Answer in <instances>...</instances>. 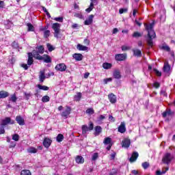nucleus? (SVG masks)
I'll return each mask as SVG.
<instances>
[{
    "instance_id": "nucleus-1",
    "label": "nucleus",
    "mask_w": 175,
    "mask_h": 175,
    "mask_svg": "<svg viewBox=\"0 0 175 175\" xmlns=\"http://www.w3.org/2000/svg\"><path fill=\"white\" fill-rule=\"evenodd\" d=\"M33 54L36 59H43L44 62H46V64H50V62H51V57L48 55H44L43 57L40 56L36 51H33Z\"/></svg>"
},
{
    "instance_id": "nucleus-2",
    "label": "nucleus",
    "mask_w": 175,
    "mask_h": 175,
    "mask_svg": "<svg viewBox=\"0 0 175 175\" xmlns=\"http://www.w3.org/2000/svg\"><path fill=\"white\" fill-rule=\"evenodd\" d=\"M72 111V108L69 106H66V109L61 113V116L64 120H66L70 115V112Z\"/></svg>"
},
{
    "instance_id": "nucleus-3",
    "label": "nucleus",
    "mask_w": 175,
    "mask_h": 175,
    "mask_svg": "<svg viewBox=\"0 0 175 175\" xmlns=\"http://www.w3.org/2000/svg\"><path fill=\"white\" fill-rule=\"evenodd\" d=\"M8 124H10L11 125H12L13 124H14V120H12L9 117H7L1 120V121L0 122L1 126H6Z\"/></svg>"
},
{
    "instance_id": "nucleus-4",
    "label": "nucleus",
    "mask_w": 175,
    "mask_h": 175,
    "mask_svg": "<svg viewBox=\"0 0 175 175\" xmlns=\"http://www.w3.org/2000/svg\"><path fill=\"white\" fill-rule=\"evenodd\" d=\"M52 28L53 29V31H55L54 33V36L55 38H58V35L59 33V28H61V24L56 23H53L52 25Z\"/></svg>"
},
{
    "instance_id": "nucleus-5",
    "label": "nucleus",
    "mask_w": 175,
    "mask_h": 175,
    "mask_svg": "<svg viewBox=\"0 0 175 175\" xmlns=\"http://www.w3.org/2000/svg\"><path fill=\"white\" fill-rule=\"evenodd\" d=\"M172 159H173V156L170 153H166L162 159V162L168 165L170 162H172Z\"/></svg>"
},
{
    "instance_id": "nucleus-6",
    "label": "nucleus",
    "mask_w": 175,
    "mask_h": 175,
    "mask_svg": "<svg viewBox=\"0 0 175 175\" xmlns=\"http://www.w3.org/2000/svg\"><path fill=\"white\" fill-rule=\"evenodd\" d=\"M66 65L64 63H61L59 64H57L56 66L55 67V69L56 70H58L59 72H65L66 70Z\"/></svg>"
},
{
    "instance_id": "nucleus-7",
    "label": "nucleus",
    "mask_w": 175,
    "mask_h": 175,
    "mask_svg": "<svg viewBox=\"0 0 175 175\" xmlns=\"http://www.w3.org/2000/svg\"><path fill=\"white\" fill-rule=\"evenodd\" d=\"M104 144H105V146H108L107 147V150H108V151H109L110 148H111V146H113V144H111V138L107 137H105L104 141H103Z\"/></svg>"
},
{
    "instance_id": "nucleus-8",
    "label": "nucleus",
    "mask_w": 175,
    "mask_h": 175,
    "mask_svg": "<svg viewBox=\"0 0 175 175\" xmlns=\"http://www.w3.org/2000/svg\"><path fill=\"white\" fill-rule=\"evenodd\" d=\"M115 59L116 61H125L126 59V54L122 53V54H117L115 55Z\"/></svg>"
},
{
    "instance_id": "nucleus-9",
    "label": "nucleus",
    "mask_w": 175,
    "mask_h": 175,
    "mask_svg": "<svg viewBox=\"0 0 175 175\" xmlns=\"http://www.w3.org/2000/svg\"><path fill=\"white\" fill-rule=\"evenodd\" d=\"M118 132L120 133H125L126 132V127L125 126V122H122L118 128Z\"/></svg>"
},
{
    "instance_id": "nucleus-10",
    "label": "nucleus",
    "mask_w": 175,
    "mask_h": 175,
    "mask_svg": "<svg viewBox=\"0 0 175 175\" xmlns=\"http://www.w3.org/2000/svg\"><path fill=\"white\" fill-rule=\"evenodd\" d=\"M93 21H94V15L91 14V15L89 16L88 19H86L84 21V25H91V24H92Z\"/></svg>"
},
{
    "instance_id": "nucleus-11",
    "label": "nucleus",
    "mask_w": 175,
    "mask_h": 175,
    "mask_svg": "<svg viewBox=\"0 0 175 175\" xmlns=\"http://www.w3.org/2000/svg\"><path fill=\"white\" fill-rule=\"evenodd\" d=\"M108 98L111 103H116V102H117V96L113 93L108 95Z\"/></svg>"
},
{
    "instance_id": "nucleus-12",
    "label": "nucleus",
    "mask_w": 175,
    "mask_h": 175,
    "mask_svg": "<svg viewBox=\"0 0 175 175\" xmlns=\"http://www.w3.org/2000/svg\"><path fill=\"white\" fill-rule=\"evenodd\" d=\"M33 64V53H28V60H27V65L29 66H31Z\"/></svg>"
},
{
    "instance_id": "nucleus-13",
    "label": "nucleus",
    "mask_w": 175,
    "mask_h": 175,
    "mask_svg": "<svg viewBox=\"0 0 175 175\" xmlns=\"http://www.w3.org/2000/svg\"><path fill=\"white\" fill-rule=\"evenodd\" d=\"M52 141L49 138H44L43 142V146H45L46 148H49L50 146H51Z\"/></svg>"
},
{
    "instance_id": "nucleus-14",
    "label": "nucleus",
    "mask_w": 175,
    "mask_h": 175,
    "mask_svg": "<svg viewBox=\"0 0 175 175\" xmlns=\"http://www.w3.org/2000/svg\"><path fill=\"white\" fill-rule=\"evenodd\" d=\"M174 116V112L172 111L170 109H167L163 113V117L165 118L166 117H170Z\"/></svg>"
},
{
    "instance_id": "nucleus-15",
    "label": "nucleus",
    "mask_w": 175,
    "mask_h": 175,
    "mask_svg": "<svg viewBox=\"0 0 175 175\" xmlns=\"http://www.w3.org/2000/svg\"><path fill=\"white\" fill-rule=\"evenodd\" d=\"M73 59L76 61H82L83 56L81 53H75L72 55Z\"/></svg>"
},
{
    "instance_id": "nucleus-16",
    "label": "nucleus",
    "mask_w": 175,
    "mask_h": 175,
    "mask_svg": "<svg viewBox=\"0 0 175 175\" xmlns=\"http://www.w3.org/2000/svg\"><path fill=\"white\" fill-rule=\"evenodd\" d=\"M16 121L19 125H25V124L24 118H23V117H21V116H18L16 117Z\"/></svg>"
},
{
    "instance_id": "nucleus-17",
    "label": "nucleus",
    "mask_w": 175,
    "mask_h": 175,
    "mask_svg": "<svg viewBox=\"0 0 175 175\" xmlns=\"http://www.w3.org/2000/svg\"><path fill=\"white\" fill-rule=\"evenodd\" d=\"M39 79H40V83H43L45 79H46V75H44V70L40 71Z\"/></svg>"
},
{
    "instance_id": "nucleus-18",
    "label": "nucleus",
    "mask_w": 175,
    "mask_h": 175,
    "mask_svg": "<svg viewBox=\"0 0 175 175\" xmlns=\"http://www.w3.org/2000/svg\"><path fill=\"white\" fill-rule=\"evenodd\" d=\"M129 146H131V140L124 139L122 142V147H124V148H128Z\"/></svg>"
},
{
    "instance_id": "nucleus-19",
    "label": "nucleus",
    "mask_w": 175,
    "mask_h": 175,
    "mask_svg": "<svg viewBox=\"0 0 175 175\" xmlns=\"http://www.w3.org/2000/svg\"><path fill=\"white\" fill-rule=\"evenodd\" d=\"M8 96H9V92L3 90L0 91V99L8 98Z\"/></svg>"
},
{
    "instance_id": "nucleus-20",
    "label": "nucleus",
    "mask_w": 175,
    "mask_h": 175,
    "mask_svg": "<svg viewBox=\"0 0 175 175\" xmlns=\"http://www.w3.org/2000/svg\"><path fill=\"white\" fill-rule=\"evenodd\" d=\"M77 50H79V51H87L88 50V47L81 45L80 44H78L77 46Z\"/></svg>"
},
{
    "instance_id": "nucleus-21",
    "label": "nucleus",
    "mask_w": 175,
    "mask_h": 175,
    "mask_svg": "<svg viewBox=\"0 0 175 175\" xmlns=\"http://www.w3.org/2000/svg\"><path fill=\"white\" fill-rule=\"evenodd\" d=\"M113 76L114 79H121V72H120V70H116L113 71Z\"/></svg>"
},
{
    "instance_id": "nucleus-22",
    "label": "nucleus",
    "mask_w": 175,
    "mask_h": 175,
    "mask_svg": "<svg viewBox=\"0 0 175 175\" xmlns=\"http://www.w3.org/2000/svg\"><path fill=\"white\" fill-rule=\"evenodd\" d=\"M81 92H77L74 96V100H75V102H79L81 99Z\"/></svg>"
},
{
    "instance_id": "nucleus-23",
    "label": "nucleus",
    "mask_w": 175,
    "mask_h": 175,
    "mask_svg": "<svg viewBox=\"0 0 175 175\" xmlns=\"http://www.w3.org/2000/svg\"><path fill=\"white\" fill-rule=\"evenodd\" d=\"M102 133V127L100 126H96L95 127V135L98 136Z\"/></svg>"
},
{
    "instance_id": "nucleus-24",
    "label": "nucleus",
    "mask_w": 175,
    "mask_h": 175,
    "mask_svg": "<svg viewBox=\"0 0 175 175\" xmlns=\"http://www.w3.org/2000/svg\"><path fill=\"white\" fill-rule=\"evenodd\" d=\"M37 51H36L38 53V54H43V53H44V48L43 47V46H39L36 48Z\"/></svg>"
},
{
    "instance_id": "nucleus-25",
    "label": "nucleus",
    "mask_w": 175,
    "mask_h": 175,
    "mask_svg": "<svg viewBox=\"0 0 175 175\" xmlns=\"http://www.w3.org/2000/svg\"><path fill=\"white\" fill-rule=\"evenodd\" d=\"M75 161L77 163L81 164L84 162V159L81 156H77Z\"/></svg>"
},
{
    "instance_id": "nucleus-26",
    "label": "nucleus",
    "mask_w": 175,
    "mask_h": 175,
    "mask_svg": "<svg viewBox=\"0 0 175 175\" xmlns=\"http://www.w3.org/2000/svg\"><path fill=\"white\" fill-rule=\"evenodd\" d=\"M133 55L135 57H142V51L139 49H134L133 50Z\"/></svg>"
},
{
    "instance_id": "nucleus-27",
    "label": "nucleus",
    "mask_w": 175,
    "mask_h": 175,
    "mask_svg": "<svg viewBox=\"0 0 175 175\" xmlns=\"http://www.w3.org/2000/svg\"><path fill=\"white\" fill-rule=\"evenodd\" d=\"M169 70H170V66L169 65V63L165 62L163 66V72L167 73Z\"/></svg>"
},
{
    "instance_id": "nucleus-28",
    "label": "nucleus",
    "mask_w": 175,
    "mask_h": 175,
    "mask_svg": "<svg viewBox=\"0 0 175 175\" xmlns=\"http://www.w3.org/2000/svg\"><path fill=\"white\" fill-rule=\"evenodd\" d=\"M148 36L150 39H154L155 38V31L154 30L148 31Z\"/></svg>"
},
{
    "instance_id": "nucleus-29",
    "label": "nucleus",
    "mask_w": 175,
    "mask_h": 175,
    "mask_svg": "<svg viewBox=\"0 0 175 175\" xmlns=\"http://www.w3.org/2000/svg\"><path fill=\"white\" fill-rule=\"evenodd\" d=\"M9 100L16 103V102H17V96H16V94H12L9 98Z\"/></svg>"
},
{
    "instance_id": "nucleus-30",
    "label": "nucleus",
    "mask_w": 175,
    "mask_h": 175,
    "mask_svg": "<svg viewBox=\"0 0 175 175\" xmlns=\"http://www.w3.org/2000/svg\"><path fill=\"white\" fill-rule=\"evenodd\" d=\"M137 158H139V153L133 152L132 154V162H135Z\"/></svg>"
},
{
    "instance_id": "nucleus-31",
    "label": "nucleus",
    "mask_w": 175,
    "mask_h": 175,
    "mask_svg": "<svg viewBox=\"0 0 175 175\" xmlns=\"http://www.w3.org/2000/svg\"><path fill=\"white\" fill-rule=\"evenodd\" d=\"M27 152H29L30 154H36V152H38V149L31 147L27 149Z\"/></svg>"
},
{
    "instance_id": "nucleus-32",
    "label": "nucleus",
    "mask_w": 175,
    "mask_h": 175,
    "mask_svg": "<svg viewBox=\"0 0 175 175\" xmlns=\"http://www.w3.org/2000/svg\"><path fill=\"white\" fill-rule=\"evenodd\" d=\"M113 66V65L111 64H110V63H104L103 64V68H104V69H111V68Z\"/></svg>"
},
{
    "instance_id": "nucleus-33",
    "label": "nucleus",
    "mask_w": 175,
    "mask_h": 175,
    "mask_svg": "<svg viewBox=\"0 0 175 175\" xmlns=\"http://www.w3.org/2000/svg\"><path fill=\"white\" fill-rule=\"evenodd\" d=\"M86 114H88L89 116H92V114H94V113H95V111L94 110V108H88L86 111H85Z\"/></svg>"
},
{
    "instance_id": "nucleus-34",
    "label": "nucleus",
    "mask_w": 175,
    "mask_h": 175,
    "mask_svg": "<svg viewBox=\"0 0 175 175\" xmlns=\"http://www.w3.org/2000/svg\"><path fill=\"white\" fill-rule=\"evenodd\" d=\"M37 87L39 90H42V91H49V87L46 85H38Z\"/></svg>"
},
{
    "instance_id": "nucleus-35",
    "label": "nucleus",
    "mask_w": 175,
    "mask_h": 175,
    "mask_svg": "<svg viewBox=\"0 0 175 175\" xmlns=\"http://www.w3.org/2000/svg\"><path fill=\"white\" fill-rule=\"evenodd\" d=\"M27 28H28L27 31H31V32H33V31H35V27H33V25H32V24L27 23Z\"/></svg>"
},
{
    "instance_id": "nucleus-36",
    "label": "nucleus",
    "mask_w": 175,
    "mask_h": 175,
    "mask_svg": "<svg viewBox=\"0 0 175 175\" xmlns=\"http://www.w3.org/2000/svg\"><path fill=\"white\" fill-rule=\"evenodd\" d=\"M56 140H57V142H58V143H61V142H62V140H64V135L58 134V135L56 137Z\"/></svg>"
},
{
    "instance_id": "nucleus-37",
    "label": "nucleus",
    "mask_w": 175,
    "mask_h": 175,
    "mask_svg": "<svg viewBox=\"0 0 175 175\" xmlns=\"http://www.w3.org/2000/svg\"><path fill=\"white\" fill-rule=\"evenodd\" d=\"M94 3H90L89 8L85 10V12H87L88 13L92 12V10L94 9Z\"/></svg>"
},
{
    "instance_id": "nucleus-38",
    "label": "nucleus",
    "mask_w": 175,
    "mask_h": 175,
    "mask_svg": "<svg viewBox=\"0 0 175 175\" xmlns=\"http://www.w3.org/2000/svg\"><path fill=\"white\" fill-rule=\"evenodd\" d=\"M142 36H143V33L138 31H135L133 34V38H142Z\"/></svg>"
},
{
    "instance_id": "nucleus-39",
    "label": "nucleus",
    "mask_w": 175,
    "mask_h": 175,
    "mask_svg": "<svg viewBox=\"0 0 175 175\" xmlns=\"http://www.w3.org/2000/svg\"><path fill=\"white\" fill-rule=\"evenodd\" d=\"M21 175H31V171L28 170H23L21 172Z\"/></svg>"
},
{
    "instance_id": "nucleus-40",
    "label": "nucleus",
    "mask_w": 175,
    "mask_h": 175,
    "mask_svg": "<svg viewBox=\"0 0 175 175\" xmlns=\"http://www.w3.org/2000/svg\"><path fill=\"white\" fill-rule=\"evenodd\" d=\"M89 129H88V126H87L86 125H83L82 126V133L83 135H85V133H87V132H88Z\"/></svg>"
},
{
    "instance_id": "nucleus-41",
    "label": "nucleus",
    "mask_w": 175,
    "mask_h": 175,
    "mask_svg": "<svg viewBox=\"0 0 175 175\" xmlns=\"http://www.w3.org/2000/svg\"><path fill=\"white\" fill-rule=\"evenodd\" d=\"M42 102H43L44 103L50 102V97L49 96H44L42 98Z\"/></svg>"
},
{
    "instance_id": "nucleus-42",
    "label": "nucleus",
    "mask_w": 175,
    "mask_h": 175,
    "mask_svg": "<svg viewBox=\"0 0 175 175\" xmlns=\"http://www.w3.org/2000/svg\"><path fill=\"white\" fill-rule=\"evenodd\" d=\"M167 170H169V167H165V171H161V172L159 170L157 171L156 174L157 175L165 174V173H166V172H167Z\"/></svg>"
},
{
    "instance_id": "nucleus-43",
    "label": "nucleus",
    "mask_w": 175,
    "mask_h": 175,
    "mask_svg": "<svg viewBox=\"0 0 175 175\" xmlns=\"http://www.w3.org/2000/svg\"><path fill=\"white\" fill-rule=\"evenodd\" d=\"M146 27V29L148 31H152V28L154 27V25L152 24H150V25H145Z\"/></svg>"
},
{
    "instance_id": "nucleus-44",
    "label": "nucleus",
    "mask_w": 175,
    "mask_h": 175,
    "mask_svg": "<svg viewBox=\"0 0 175 175\" xmlns=\"http://www.w3.org/2000/svg\"><path fill=\"white\" fill-rule=\"evenodd\" d=\"M129 50H131V46H129L128 45L122 46V51H128Z\"/></svg>"
},
{
    "instance_id": "nucleus-45",
    "label": "nucleus",
    "mask_w": 175,
    "mask_h": 175,
    "mask_svg": "<svg viewBox=\"0 0 175 175\" xmlns=\"http://www.w3.org/2000/svg\"><path fill=\"white\" fill-rule=\"evenodd\" d=\"M46 47H47L49 51H50V52L53 51V50H55L54 46H53V45H51L49 43L46 44Z\"/></svg>"
},
{
    "instance_id": "nucleus-46",
    "label": "nucleus",
    "mask_w": 175,
    "mask_h": 175,
    "mask_svg": "<svg viewBox=\"0 0 175 175\" xmlns=\"http://www.w3.org/2000/svg\"><path fill=\"white\" fill-rule=\"evenodd\" d=\"M99 158V154L98 153H94L92 156V161H96Z\"/></svg>"
},
{
    "instance_id": "nucleus-47",
    "label": "nucleus",
    "mask_w": 175,
    "mask_h": 175,
    "mask_svg": "<svg viewBox=\"0 0 175 175\" xmlns=\"http://www.w3.org/2000/svg\"><path fill=\"white\" fill-rule=\"evenodd\" d=\"M147 43H148V46H149V47H152L154 46V42H152V38H149L147 40Z\"/></svg>"
},
{
    "instance_id": "nucleus-48",
    "label": "nucleus",
    "mask_w": 175,
    "mask_h": 175,
    "mask_svg": "<svg viewBox=\"0 0 175 175\" xmlns=\"http://www.w3.org/2000/svg\"><path fill=\"white\" fill-rule=\"evenodd\" d=\"M19 139H20V136H18V134H14L12 136V140H14V142H18Z\"/></svg>"
},
{
    "instance_id": "nucleus-49",
    "label": "nucleus",
    "mask_w": 175,
    "mask_h": 175,
    "mask_svg": "<svg viewBox=\"0 0 175 175\" xmlns=\"http://www.w3.org/2000/svg\"><path fill=\"white\" fill-rule=\"evenodd\" d=\"M75 17L77 18H80L81 20L83 19V14L81 12L75 13L74 15Z\"/></svg>"
},
{
    "instance_id": "nucleus-50",
    "label": "nucleus",
    "mask_w": 175,
    "mask_h": 175,
    "mask_svg": "<svg viewBox=\"0 0 175 175\" xmlns=\"http://www.w3.org/2000/svg\"><path fill=\"white\" fill-rule=\"evenodd\" d=\"M24 95H25L27 100H28V99H29V98H31V96H32V94H31V92H29V93L24 92Z\"/></svg>"
},
{
    "instance_id": "nucleus-51",
    "label": "nucleus",
    "mask_w": 175,
    "mask_h": 175,
    "mask_svg": "<svg viewBox=\"0 0 175 175\" xmlns=\"http://www.w3.org/2000/svg\"><path fill=\"white\" fill-rule=\"evenodd\" d=\"M55 21H57L58 23H63L64 18L63 17H56L54 18Z\"/></svg>"
},
{
    "instance_id": "nucleus-52",
    "label": "nucleus",
    "mask_w": 175,
    "mask_h": 175,
    "mask_svg": "<svg viewBox=\"0 0 175 175\" xmlns=\"http://www.w3.org/2000/svg\"><path fill=\"white\" fill-rule=\"evenodd\" d=\"M50 36V30L44 31V38H49Z\"/></svg>"
},
{
    "instance_id": "nucleus-53",
    "label": "nucleus",
    "mask_w": 175,
    "mask_h": 175,
    "mask_svg": "<svg viewBox=\"0 0 175 175\" xmlns=\"http://www.w3.org/2000/svg\"><path fill=\"white\" fill-rule=\"evenodd\" d=\"M126 12H128V9L126 8H120L119 10L120 14H122V13H126Z\"/></svg>"
},
{
    "instance_id": "nucleus-54",
    "label": "nucleus",
    "mask_w": 175,
    "mask_h": 175,
    "mask_svg": "<svg viewBox=\"0 0 175 175\" xmlns=\"http://www.w3.org/2000/svg\"><path fill=\"white\" fill-rule=\"evenodd\" d=\"M113 80L112 78H107L103 79L104 84H107L109 82Z\"/></svg>"
},
{
    "instance_id": "nucleus-55",
    "label": "nucleus",
    "mask_w": 175,
    "mask_h": 175,
    "mask_svg": "<svg viewBox=\"0 0 175 175\" xmlns=\"http://www.w3.org/2000/svg\"><path fill=\"white\" fill-rule=\"evenodd\" d=\"M163 50H165V51H170V47L167 45H163L162 46Z\"/></svg>"
},
{
    "instance_id": "nucleus-56",
    "label": "nucleus",
    "mask_w": 175,
    "mask_h": 175,
    "mask_svg": "<svg viewBox=\"0 0 175 175\" xmlns=\"http://www.w3.org/2000/svg\"><path fill=\"white\" fill-rule=\"evenodd\" d=\"M154 72L156 73L157 76H159V77H161V76H162V72H161L159 70L154 69Z\"/></svg>"
},
{
    "instance_id": "nucleus-57",
    "label": "nucleus",
    "mask_w": 175,
    "mask_h": 175,
    "mask_svg": "<svg viewBox=\"0 0 175 175\" xmlns=\"http://www.w3.org/2000/svg\"><path fill=\"white\" fill-rule=\"evenodd\" d=\"M142 166H143L144 169H147V167H148V166H150V163H148V162H144L142 163Z\"/></svg>"
},
{
    "instance_id": "nucleus-58",
    "label": "nucleus",
    "mask_w": 175,
    "mask_h": 175,
    "mask_svg": "<svg viewBox=\"0 0 175 175\" xmlns=\"http://www.w3.org/2000/svg\"><path fill=\"white\" fill-rule=\"evenodd\" d=\"M51 76H54V72H49L47 74H46V79H49V77H51Z\"/></svg>"
},
{
    "instance_id": "nucleus-59",
    "label": "nucleus",
    "mask_w": 175,
    "mask_h": 175,
    "mask_svg": "<svg viewBox=\"0 0 175 175\" xmlns=\"http://www.w3.org/2000/svg\"><path fill=\"white\" fill-rule=\"evenodd\" d=\"M5 133V126H1L0 127V135H3Z\"/></svg>"
},
{
    "instance_id": "nucleus-60",
    "label": "nucleus",
    "mask_w": 175,
    "mask_h": 175,
    "mask_svg": "<svg viewBox=\"0 0 175 175\" xmlns=\"http://www.w3.org/2000/svg\"><path fill=\"white\" fill-rule=\"evenodd\" d=\"M88 129H89V131H92V129H94V123H92V122H90V125Z\"/></svg>"
},
{
    "instance_id": "nucleus-61",
    "label": "nucleus",
    "mask_w": 175,
    "mask_h": 175,
    "mask_svg": "<svg viewBox=\"0 0 175 175\" xmlns=\"http://www.w3.org/2000/svg\"><path fill=\"white\" fill-rule=\"evenodd\" d=\"M21 67H22V68H25V70H28V68H29L28 65H27V64H21Z\"/></svg>"
},
{
    "instance_id": "nucleus-62",
    "label": "nucleus",
    "mask_w": 175,
    "mask_h": 175,
    "mask_svg": "<svg viewBox=\"0 0 175 175\" xmlns=\"http://www.w3.org/2000/svg\"><path fill=\"white\" fill-rule=\"evenodd\" d=\"M109 121H111V122H114L115 120H114V117H113V116L109 115Z\"/></svg>"
},
{
    "instance_id": "nucleus-63",
    "label": "nucleus",
    "mask_w": 175,
    "mask_h": 175,
    "mask_svg": "<svg viewBox=\"0 0 175 175\" xmlns=\"http://www.w3.org/2000/svg\"><path fill=\"white\" fill-rule=\"evenodd\" d=\"M105 116L100 115V116L98 117V121H102L103 120H105Z\"/></svg>"
},
{
    "instance_id": "nucleus-64",
    "label": "nucleus",
    "mask_w": 175,
    "mask_h": 175,
    "mask_svg": "<svg viewBox=\"0 0 175 175\" xmlns=\"http://www.w3.org/2000/svg\"><path fill=\"white\" fill-rule=\"evenodd\" d=\"M46 29H47V27H40V31H46Z\"/></svg>"
}]
</instances>
